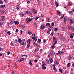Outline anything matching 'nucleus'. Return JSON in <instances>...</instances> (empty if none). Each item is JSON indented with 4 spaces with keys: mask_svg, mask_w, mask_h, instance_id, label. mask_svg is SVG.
<instances>
[{
    "mask_svg": "<svg viewBox=\"0 0 74 74\" xmlns=\"http://www.w3.org/2000/svg\"><path fill=\"white\" fill-rule=\"evenodd\" d=\"M32 41V39H29L28 40V41L27 42V44L28 45H27V48H29V47L30 46V41Z\"/></svg>",
    "mask_w": 74,
    "mask_h": 74,
    "instance_id": "f257e3e1",
    "label": "nucleus"
},
{
    "mask_svg": "<svg viewBox=\"0 0 74 74\" xmlns=\"http://www.w3.org/2000/svg\"><path fill=\"white\" fill-rule=\"evenodd\" d=\"M25 39H23L21 41L20 43L21 45H23V46L25 45Z\"/></svg>",
    "mask_w": 74,
    "mask_h": 74,
    "instance_id": "f03ea898",
    "label": "nucleus"
},
{
    "mask_svg": "<svg viewBox=\"0 0 74 74\" xmlns=\"http://www.w3.org/2000/svg\"><path fill=\"white\" fill-rule=\"evenodd\" d=\"M25 21H26V23H29V22H31V21H32V19L29 18H27L25 20Z\"/></svg>",
    "mask_w": 74,
    "mask_h": 74,
    "instance_id": "7ed1b4c3",
    "label": "nucleus"
},
{
    "mask_svg": "<svg viewBox=\"0 0 74 74\" xmlns=\"http://www.w3.org/2000/svg\"><path fill=\"white\" fill-rule=\"evenodd\" d=\"M46 66V64L45 63H44L42 65V69H47V67L45 66Z\"/></svg>",
    "mask_w": 74,
    "mask_h": 74,
    "instance_id": "20e7f679",
    "label": "nucleus"
},
{
    "mask_svg": "<svg viewBox=\"0 0 74 74\" xmlns=\"http://www.w3.org/2000/svg\"><path fill=\"white\" fill-rule=\"evenodd\" d=\"M4 19H5V17L4 16H2L0 19V21H1V22H3Z\"/></svg>",
    "mask_w": 74,
    "mask_h": 74,
    "instance_id": "39448f33",
    "label": "nucleus"
},
{
    "mask_svg": "<svg viewBox=\"0 0 74 74\" xmlns=\"http://www.w3.org/2000/svg\"><path fill=\"white\" fill-rule=\"evenodd\" d=\"M23 60H25V58H22L20 59V60H18V62H22Z\"/></svg>",
    "mask_w": 74,
    "mask_h": 74,
    "instance_id": "423d86ee",
    "label": "nucleus"
},
{
    "mask_svg": "<svg viewBox=\"0 0 74 74\" xmlns=\"http://www.w3.org/2000/svg\"><path fill=\"white\" fill-rule=\"evenodd\" d=\"M32 11H33L34 14H37V10H35V9H34L32 10Z\"/></svg>",
    "mask_w": 74,
    "mask_h": 74,
    "instance_id": "0eeeda50",
    "label": "nucleus"
},
{
    "mask_svg": "<svg viewBox=\"0 0 74 74\" xmlns=\"http://www.w3.org/2000/svg\"><path fill=\"white\" fill-rule=\"evenodd\" d=\"M5 12V11L3 10H0V14H4Z\"/></svg>",
    "mask_w": 74,
    "mask_h": 74,
    "instance_id": "6e6552de",
    "label": "nucleus"
},
{
    "mask_svg": "<svg viewBox=\"0 0 74 74\" xmlns=\"http://www.w3.org/2000/svg\"><path fill=\"white\" fill-rule=\"evenodd\" d=\"M39 49H40V46L36 47L35 51H38L39 50Z\"/></svg>",
    "mask_w": 74,
    "mask_h": 74,
    "instance_id": "1a4fd4ad",
    "label": "nucleus"
},
{
    "mask_svg": "<svg viewBox=\"0 0 74 74\" xmlns=\"http://www.w3.org/2000/svg\"><path fill=\"white\" fill-rule=\"evenodd\" d=\"M14 22L15 23V25H17L19 24V22L17 21H14Z\"/></svg>",
    "mask_w": 74,
    "mask_h": 74,
    "instance_id": "9d476101",
    "label": "nucleus"
},
{
    "mask_svg": "<svg viewBox=\"0 0 74 74\" xmlns=\"http://www.w3.org/2000/svg\"><path fill=\"white\" fill-rule=\"evenodd\" d=\"M32 38L33 39L34 41H35V42H36V41H37V39H36V38L35 37L34 38L32 37Z\"/></svg>",
    "mask_w": 74,
    "mask_h": 74,
    "instance_id": "9b49d317",
    "label": "nucleus"
},
{
    "mask_svg": "<svg viewBox=\"0 0 74 74\" xmlns=\"http://www.w3.org/2000/svg\"><path fill=\"white\" fill-rule=\"evenodd\" d=\"M64 23H65V24H66V21L67 20V19H66V17H64Z\"/></svg>",
    "mask_w": 74,
    "mask_h": 74,
    "instance_id": "f8f14e48",
    "label": "nucleus"
},
{
    "mask_svg": "<svg viewBox=\"0 0 74 74\" xmlns=\"http://www.w3.org/2000/svg\"><path fill=\"white\" fill-rule=\"evenodd\" d=\"M5 7V5H0V8H4Z\"/></svg>",
    "mask_w": 74,
    "mask_h": 74,
    "instance_id": "ddd939ff",
    "label": "nucleus"
},
{
    "mask_svg": "<svg viewBox=\"0 0 74 74\" xmlns=\"http://www.w3.org/2000/svg\"><path fill=\"white\" fill-rule=\"evenodd\" d=\"M56 5V7H58L59 6V4H58V3L56 2V1H55Z\"/></svg>",
    "mask_w": 74,
    "mask_h": 74,
    "instance_id": "4468645a",
    "label": "nucleus"
},
{
    "mask_svg": "<svg viewBox=\"0 0 74 74\" xmlns=\"http://www.w3.org/2000/svg\"><path fill=\"white\" fill-rule=\"evenodd\" d=\"M53 42H54L55 41H56V38L55 37L53 36Z\"/></svg>",
    "mask_w": 74,
    "mask_h": 74,
    "instance_id": "2eb2a0df",
    "label": "nucleus"
},
{
    "mask_svg": "<svg viewBox=\"0 0 74 74\" xmlns=\"http://www.w3.org/2000/svg\"><path fill=\"white\" fill-rule=\"evenodd\" d=\"M22 41V39L21 38H19L18 40V41L19 43H20Z\"/></svg>",
    "mask_w": 74,
    "mask_h": 74,
    "instance_id": "dca6fc26",
    "label": "nucleus"
},
{
    "mask_svg": "<svg viewBox=\"0 0 74 74\" xmlns=\"http://www.w3.org/2000/svg\"><path fill=\"white\" fill-rule=\"evenodd\" d=\"M49 60L50 61V62H51V63H52V62H53V60H52V58H50L49 59Z\"/></svg>",
    "mask_w": 74,
    "mask_h": 74,
    "instance_id": "f3484780",
    "label": "nucleus"
},
{
    "mask_svg": "<svg viewBox=\"0 0 74 74\" xmlns=\"http://www.w3.org/2000/svg\"><path fill=\"white\" fill-rule=\"evenodd\" d=\"M70 38H73V34H70Z\"/></svg>",
    "mask_w": 74,
    "mask_h": 74,
    "instance_id": "a211bd4d",
    "label": "nucleus"
},
{
    "mask_svg": "<svg viewBox=\"0 0 74 74\" xmlns=\"http://www.w3.org/2000/svg\"><path fill=\"white\" fill-rule=\"evenodd\" d=\"M74 30V27H71V30Z\"/></svg>",
    "mask_w": 74,
    "mask_h": 74,
    "instance_id": "6ab92c4d",
    "label": "nucleus"
},
{
    "mask_svg": "<svg viewBox=\"0 0 74 74\" xmlns=\"http://www.w3.org/2000/svg\"><path fill=\"white\" fill-rule=\"evenodd\" d=\"M35 47H40V45H38V44L36 43L35 45Z\"/></svg>",
    "mask_w": 74,
    "mask_h": 74,
    "instance_id": "aec40b11",
    "label": "nucleus"
},
{
    "mask_svg": "<svg viewBox=\"0 0 74 74\" xmlns=\"http://www.w3.org/2000/svg\"><path fill=\"white\" fill-rule=\"evenodd\" d=\"M65 74H67V73H69V70H67L66 71H65Z\"/></svg>",
    "mask_w": 74,
    "mask_h": 74,
    "instance_id": "412c9836",
    "label": "nucleus"
},
{
    "mask_svg": "<svg viewBox=\"0 0 74 74\" xmlns=\"http://www.w3.org/2000/svg\"><path fill=\"white\" fill-rule=\"evenodd\" d=\"M57 12H58V15H60V11H59L58 10Z\"/></svg>",
    "mask_w": 74,
    "mask_h": 74,
    "instance_id": "4be33fe9",
    "label": "nucleus"
},
{
    "mask_svg": "<svg viewBox=\"0 0 74 74\" xmlns=\"http://www.w3.org/2000/svg\"><path fill=\"white\" fill-rule=\"evenodd\" d=\"M41 28L42 29H44L45 28V26L44 25H42L41 26Z\"/></svg>",
    "mask_w": 74,
    "mask_h": 74,
    "instance_id": "5701e85b",
    "label": "nucleus"
},
{
    "mask_svg": "<svg viewBox=\"0 0 74 74\" xmlns=\"http://www.w3.org/2000/svg\"><path fill=\"white\" fill-rule=\"evenodd\" d=\"M70 63H68V64L67 65V67H70Z\"/></svg>",
    "mask_w": 74,
    "mask_h": 74,
    "instance_id": "b1692460",
    "label": "nucleus"
},
{
    "mask_svg": "<svg viewBox=\"0 0 74 74\" xmlns=\"http://www.w3.org/2000/svg\"><path fill=\"white\" fill-rule=\"evenodd\" d=\"M68 5H72L73 4V3L71 2H69L68 3Z\"/></svg>",
    "mask_w": 74,
    "mask_h": 74,
    "instance_id": "393cba45",
    "label": "nucleus"
},
{
    "mask_svg": "<svg viewBox=\"0 0 74 74\" xmlns=\"http://www.w3.org/2000/svg\"><path fill=\"white\" fill-rule=\"evenodd\" d=\"M46 26H50V24H49V23H47L46 24Z\"/></svg>",
    "mask_w": 74,
    "mask_h": 74,
    "instance_id": "a878e982",
    "label": "nucleus"
},
{
    "mask_svg": "<svg viewBox=\"0 0 74 74\" xmlns=\"http://www.w3.org/2000/svg\"><path fill=\"white\" fill-rule=\"evenodd\" d=\"M35 67H39L38 64H35Z\"/></svg>",
    "mask_w": 74,
    "mask_h": 74,
    "instance_id": "bb28decb",
    "label": "nucleus"
},
{
    "mask_svg": "<svg viewBox=\"0 0 74 74\" xmlns=\"http://www.w3.org/2000/svg\"><path fill=\"white\" fill-rule=\"evenodd\" d=\"M38 43H40L41 42V40H40V39H38Z\"/></svg>",
    "mask_w": 74,
    "mask_h": 74,
    "instance_id": "cd10ccee",
    "label": "nucleus"
},
{
    "mask_svg": "<svg viewBox=\"0 0 74 74\" xmlns=\"http://www.w3.org/2000/svg\"><path fill=\"white\" fill-rule=\"evenodd\" d=\"M28 34H29V35H30V34H32V32H30L29 31H28Z\"/></svg>",
    "mask_w": 74,
    "mask_h": 74,
    "instance_id": "c85d7f7f",
    "label": "nucleus"
},
{
    "mask_svg": "<svg viewBox=\"0 0 74 74\" xmlns=\"http://www.w3.org/2000/svg\"><path fill=\"white\" fill-rule=\"evenodd\" d=\"M46 62L47 64H49V60L48 59L46 60Z\"/></svg>",
    "mask_w": 74,
    "mask_h": 74,
    "instance_id": "c756f323",
    "label": "nucleus"
},
{
    "mask_svg": "<svg viewBox=\"0 0 74 74\" xmlns=\"http://www.w3.org/2000/svg\"><path fill=\"white\" fill-rule=\"evenodd\" d=\"M43 7H45V6H46V4H45V3L44 2L43 4Z\"/></svg>",
    "mask_w": 74,
    "mask_h": 74,
    "instance_id": "7c9ffc66",
    "label": "nucleus"
},
{
    "mask_svg": "<svg viewBox=\"0 0 74 74\" xmlns=\"http://www.w3.org/2000/svg\"><path fill=\"white\" fill-rule=\"evenodd\" d=\"M32 36H33V37H32L33 38H34L35 37V34H32Z\"/></svg>",
    "mask_w": 74,
    "mask_h": 74,
    "instance_id": "2f4dec72",
    "label": "nucleus"
},
{
    "mask_svg": "<svg viewBox=\"0 0 74 74\" xmlns=\"http://www.w3.org/2000/svg\"><path fill=\"white\" fill-rule=\"evenodd\" d=\"M36 0L38 1V5H40V1H39V0Z\"/></svg>",
    "mask_w": 74,
    "mask_h": 74,
    "instance_id": "473e14b6",
    "label": "nucleus"
},
{
    "mask_svg": "<svg viewBox=\"0 0 74 74\" xmlns=\"http://www.w3.org/2000/svg\"><path fill=\"white\" fill-rule=\"evenodd\" d=\"M59 71H60V73H62V70L61 69H59Z\"/></svg>",
    "mask_w": 74,
    "mask_h": 74,
    "instance_id": "72a5a7b5",
    "label": "nucleus"
},
{
    "mask_svg": "<svg viewBox=\"0 0 74 74\" xmlns=\"http://www.w3.org/2000/svg\"><path fill=\"white\" fill-rule=\"evenodd\" d=\"M50 56H53V53L52 52H50Z\"/></svg>",
    "mask_w": 74,
    "mask_h": 74,
    "instance_id": "f704fd0d",
    "label": "nucleus"
},
{
    "mask_svg": "<svg viewBox=\"0 0 74 74\" xmlns=\"http://www.w3.org/2000/svg\"><path fill=\"white\" fill-rule=\"evenodd\" d=\"M58 30V29L57 28H56L54 29V31H55V32H57Z\"/></svg>",
    "mask_w": 74,
    "mask_h": 74,
    "instance_id": "c9c22d12",
    "label": "nucleus"
},
{
    "mask_svg": "<svg viewBox=\"0 0 74 74\" xmlns=\"http://www.w3.org/2000/svg\"><path fill=\"white\" fill-rule=\"evenodd\" d=\"M0 4H3V2L1 0H0Z\"/></svg>",
    "mask_w": 74,
    "mask_h": 74,
    "instance_id": "e433bc0d",
    "label": "nucleus"
},
{
    "mask_svg": "<svg viewBox=\"0 0 74 74\" xmlns=\"http://www.w3.org/2000/svg\"><path fill=\"white\" fill-rule=\"evenodd\" d=\"M7 33L8 34H9V35H10V34H11V32L10 31L7 32Z\"/></svg>",
    "mask_w": 74,
    "mask_h": 74,
    "instance_id": "4c0bfd02",
    "label": "nucleus"
},
{
    "mask_svg": "<svg viewBox=\"0 0 74 74\" xmlns=\"http://www.w3.org/2000/svg\"><path fill=\"white\" fill-rule=\"evenodd\" d=\"M58 53L59 55H61V52L60 51H58Z\"/></svg>",
    "mask_w": 74,
    "mask_h": 74,
    "instance_id": "58836bf2",
    "label": "nucleus"
},
{
    "mask_svg": "<svg viewBox=\"0 0 74 74\" xmlns=\"http://www.w3.org/2000/svg\"><path fill=\"white\" fill-rule=\"evenodd\" d=\"M47 21L48 22H51V19H50V18H48Z\"/></svg>",
    "mask_w": 74,
    "mask_h": 74,
    "instance_id": "ea45409f",
    "label": "nucleus"
},
{
    "mask_svg": "<svg viewBox=\"0 0 74 74\" xmlns=\"http://www.w3.org/2000/svg\"><path fill=\"white\" fill-rule=\"evenodd\" d=\"M54 70L55 71H57V70H56V67H54L53 68Z\"/></svg>",
    "mask_w": 74,
    "mask_h": 74,
    "instance_id": "a19ab883",
    "label": "nucleus"
},
{
    "mask_svg": "<svg viewBox=\"0 0 74 74\" xmlns=\"http://www.w3.org/2000/svg\"><path fill=\"white\" fill-rule=\"evenodd\" d=\"M10 23L11 25H13V24L14 23V21H11L10 22Z\"/></svg>",
    "mask_w": 74,
    "mask_h": 74,
    "instance_id": "79ce46f5",
    "label": "nucleus"
},
{
    "mask_svg": "<svg viewBox=\"0 0 74 74\" xmlns=\"http://www.w3.org/2000/svg\"><path fill=\"white\" fill-rule=\"evenodd\" d=\"M47 32L48 34H50V31L47 30Z\"/></svg>",
    "mask_w": 74,
    "mask_h": 74,
    "instance_id": "37998d69",
    "label": "nucleus"
},
{
    "mask_svg": "<svg viewBox=\"0 0 74 74\" xmlns=\"http://www.w3.org/2000/svg\"><path fill=\"white\" fill-rule=\"evenodd\" d=\"M18 31H19V30H18V29H16V30L15 33H18Z\"/></svg>",
    "mask_w": 74,
    "mask_h": 74,
    "instance_id": "c03bdc74",
    "label": "nucleus"
},
{
    "mask_svg": "<svg viewBox=\"0 0 74 74\" xmlns=\"http://www.w3.org/2000/svg\"><path fill=\"white\" fill-rule=\"evenodd\" d=\"M14 42H15V43H17V42H18V40H14Z\"/></svg>",
    "mask_w": 74,
    "mask_h": 74,
    "instance_id": "a18cd8bd",
    "label": "nucleus"
},
{
    "mask_svg": "<svg viewBox=\"0 0 74 74\" xmlns=\"http://www.w3.org/2000/svg\"><path fill=\"white\" fill-rule=\"evenodd\" d=\"M51 49H54V46H51Z\"/></svg>",
    "mask_w": 74,
    "mask_h": 74,
    "instance_id": "49530a36",
    "label": "nucleus"
},
{
    "mask_svg": "<svg viewBox=\"0 0 74 74\" xmlns=\"http://www.w3.org/2000/svg\"><path fill=\"white\" fill-rule=\"evenodd\" d=\"M57 42H58V41H57V40H55V42H54V44H57Z\"/></svg>",
    "mask_w": 74,
    "mask_h": 74,
    "instance_id": "de8ad7c7",
    "label": "nucleus"
},
{
    "mask_svg": "<svg viewBox=\"0 0 74 74\" xmlns=\"http://www.w3.org/2000/svg\"><path fill=\"white\" fill-rule=\"evenodd\" d=\"M29 63L30 64V65H32V63L31 62V60H30V62Z\"/></svg>",
    "mask_w": 74,
    "mask_h": 74,
    "instance_id": "09e8293b",
    "label": "nucleus"
},
{
    "mask_svg": "<svg viewBox=\"0 0 74 74\" xmlns=\"http://www.w3.org/2000/svg\"><path fill=\"white\" fill-rule=\"evenodd\" d=\"M71 27L70 25H69L68 27V29H70L71 28Z\"/></svg>",
    "mask_w": 74,
    "mask_h": 74,
    "instance_id": "8fccbe9b",
    "label": "nucleus"
},
{
    "mask_svg": "<svg viewBox=\"0 0 74 74\" xmlns=\"http://www.w3.org/2000/svg\"><path fill=\"white\" fill-rule=\"evenodd\" d=\"M21 32L20 33L21 34H20V35H21V34H22L23 33V31H22V30H21Z\"/></svg>",
    "mask_w": 74,
    "mask_h": 74,
    "instance_id": "3c124183",
    "label": "nucleus"
},
{
    "mask_svg": "<svg viewBox=\"0 0 74 74\" xmlns=\"http://www.w3.org/2000/svg\"><path fill=\"white\" fill-rule=\"evenodd\" d=\"M59 62H56V64H59Z\"/></svg>",
    "mask_w": 74,
    "mask_h": 74,
    "instance_id": "603ef678",
    "label": "nucleus"
},
{
    "mask_svg": "<svg viewBox=\"0 0 74 74\" xmlns=\"http://www.w3.org/2000/svg\"><path fill=\"white\" fill-rule=\"evenodd\" d=\"M64 52V51H63V50L62 51H61V54L63 55Z\"/></svg>",
    "mask_w": 74,
    "mask_h": 74,
    "instance_id": "864d4df0",
    "label": "nucleus"
},
{
    "mask_svg": "<svg viewBox=\"0 0 74 74\" xmlns=\"http://www.w3.org/2000/svg\"><path fill=\"white\" fill-rule=\"evenodd\" d=\"M64 14H63V16H62L61 17V19H63V17H64Z\"/></svg>",
    "mask_w": 74,
    "mask_h": 74,
    "instance_id": "5fc2aeb1",
    "label": "nucleus"
},
{
    "mask_svg": "<svg viewBox=\"0 0 74 74\" xmlns=\"http://www.w3.org/2000/svg\"><path fill=\"white\" fill-rule=\"evenodd\" d=\"M25 25H23L22 26V28H23V29H24V28H25Z\"/></svg>",
    "mask_w": 74,
    "mask_h": 74,
    "instance_id": "6e6d98bb",
    "label": "nucleus"
},
{
    "mask_svg": "<svg viewBox=\"0 0 74 74\" xmlns=\"http://www.w3.org/2000/svg\"><path fill=\"white\" fill-rule=\"evenodd\" d=\"M51 26H54V23L53 22L52 23V24H51Z\"/></svg>",
    "mask_w": 74,
    "mask_h": 74,
    "instance_id": "4d7b16f0",
    "label": "nucleus"
},
{
    "mask_svg": "<svg viewBox=\"0 0 74 74\" xmlns=\"http://www.w3.org/2000/svg\"><path fill=\"white\" fill-rule=\"evenodd\" d=\"M30 3V1H28L27 2V4H29V3Z\"/></svg>",
    "mask_w": 74,
    "mask_h": 74,
    "instance_id": "13d9d810",
    "label": "nucleus"
},
{
    "mask_svg": "<svg viewBox=\"0 0 74 74\" xmlns=\"http://www.w3.org/2000/svg\"><path fill=\"white\" fill-rule=\"evenodd\" d=\"M69 59H70V60H71V59L72 58L71 56H69Z\"/></svg>",
    "mask_w": 74,
    "mask_h": 74,
    "instance_id": "bf43d9fd",
    "label": "nucleus"
},
{
    "mask_svg": "<svg viewBox=\"0 0 74 74\" xmlns=\"http://www.w3.org/2000/svg\"><path fill=\"white\" fill-rule=\"evenodd\" d=\"M7 53L8 54V55H9L10 54H11V53L9 51H8L7 52Z\"/></svg>",
    "mask_w": 74,
    "mask_h": 74,
    "instance_id": "052dcab7",
    "label": "nucleus"
},
{
    "mask_svg": "<svg viewBox=\"0 0 74 74\" xmlns=\"http://www.w3.org/2000/svg\"><path fill=\"white\" fill-rule=\"evenodd\" d=\"M56 55H58V56H59V55H60L58 53H56Z\"/></svg>",
    "mask_w": 74,
    "mask_h": 74,
    "instance_id": "680f3d73",
    "label": "nucleus"
},
{
    "mask_svg": "<svg viewBox=\"0 0 74 74\" xmlns=\"http://www.w3.org/2000/svg\"><path fill=\"white\" fill-rule=\"evenodd\" d=\"M28 12H29V11H26V14H28Z\"/></svg>",
    "mask_w": 74,
    "mask_h": 74,
    "instance_id": "e2e57ef3",
    "label": "nucleus"
},
{
    "mask_svg": "<svg viewBox=\"0 0 74 74\" xmlns=\"http://www.w3.org/2000/svg\"><path fill=\"white\" fill-rule=\"evenodd\" d=\"M33 24L34 25H35V26H37V24H36V23H34Z\"/></svg>",
    "mask_w": 74,
    "mask_h": 74,
    "instance_id": "0e129e2a",
    "label": "nucleus"
},
{
    "mask_svg": "<svg viewBox=\"0 0 74 74\" xmlns=\"http://www.w3.org/2000/svg\"><path fill=\"white\" fill-rule=\"evenodd\" d=\"M73 20H70V23H73Z\"/></svg>",
    "mask_w": 74,
    "mask_h": 74,
    "instance_id": "69168bd1",
    "label": "nucleus"
},
{
    "mask_svg": "<svg viewBox=\"0 0 74 74\" xmlns=\"http://www.w3.org/2000/svg\"><path fill=\"white\" fill-rule=\"evenodd\" d=\"M49 31L50 32V31H51V28H49Z\"/></svg>",
    "mask_w": 74,
    "mask_h": 74,
    "instance_id": "338daca9",
    "label": "nucleus"
},
{
    "mask_svg": "<svg viewBox=\"0 0 74 74\" xmlns=\"http://www.w3.org/2000/svg\"><path fill=\"white\" fill-rule=\"evenodd\" d=\"M28 14H29V15H32V13H30V12H28Z\"/></svg>",
    "mask_w": 74,
    "mask_h": 74,
    "instance_id": "774afa93",
    "label": "nucleus"
}]
</instances>
